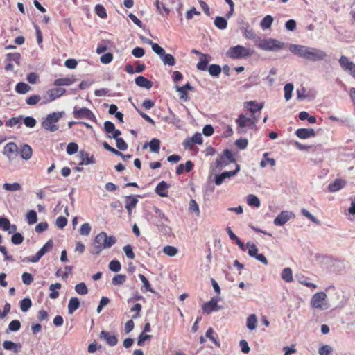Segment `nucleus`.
Here are the masks:
<instances>
[{
    "label": "nucleus",
    "instance_id": "1",
    "mask_svg": "<svg viewBox=\"0 0 355 355\" xmlns=\"http://www.w3.org/2000/svg\"><path fill=\"white\" fill-rule=\"evenodd\" d=\"M290 51L299 57L313 62L322 60L327 56L326 53L322 50L302 45L292 44Z\"/></svg>",
    "mask_w": 355,
    "mask_h": 355
},
{
    "label": "nucleus",
    "instance_id": "2",
    "mask_svg": "<svg viewBox=\"0 0 355 355\" xmlns=\"http://www.w3.org/2000/svg\"><path fill=\"white\" fill-rule=\"evenodd\" d=\"M116 241V239L114 236H108L104 232L99 233L94 239V242L97 245L95 246V251L92 252V254H100L103 249L110 248Z\"/></svg>",
    "mask_w": 355,
    "mask_h": 355
},
{
    "label": "nucleus",
    "instance_id": "3",
    "mask_svg": "<svg viewBox=\"0 0 355 355\" xmlns=\"http://www.w3.org/2000/svg\"><path fill=\"white\" fill-rule=\"evenodd\" d=\"M256 46L261 50L267 51H278L284 48V43L273 39H261L258 38L256 42Z\"/></svg>",
    "mask_w": 355,
    "mask_h": 355
},
{
    "label": "nucleus",
    "instance_id": "4",
    "mask_svg": "<svg viewBox=\"0 0 355 355\" xmlns=\"http://www.w3.org/2000/svg\"><path fill=\"white\" fill-rule=\"evenodd\" d=\"M258 117L255 115L251 114L250 116H247L245 114H241L236 121L237 132L239 133H243L245 132L244 130L245 128L252 129L258 122Z\"/></svg>",
    "mask_w": 355,
    "mask_h": 355
},
{
    "label": "nucleus",
    "instance_id": "5",
    "mask_svg": "<svg viewBox=\"0 0 355 355\" xmlns=\"http://www.w3.org/2000/svg\"><path fill=\"white\" fill-rule=\"evenodd\" d=\"M254 51L241 45L230 47L226 52L227 57L231 59H242L251 56Z\"/></svg>",
    "mask_w": 355,
    "mask_h": 355
},
{
    "label": "nucleus",
    "instance_id": "6",
    "mask_svg": "<svg viewBox=\"0 0 355 355\" xmlns=\"http://www.w3.org/2000/svg\"><path fill=\"white\" fill-rule=\"evenodd\" d=\"M63 112H52L42 121V126L50 132H55L59 127L57 125L58 121L62 117Z\"/></svg>",
    "mask_w": 355,
    "mask_h": 355
},
{
    "label": "nucleus",
    "instance_id": "7",
    "mask_svg": "<svg viewBox=\"0 0 355 355\" xmlns=\"http://www.w3.org/2000/svg\"><path fill=\"white\" fill-rule=\"evenodd\" d=\"M232 162H235V159L232 152L228 149H225L216 159V166L217 168H223Z\"/></svg>",
    "mask_w": 355,
    "mask_h": 355
},
{
    "label": "nucleus",
    "instance_id": "8",
    "mask_svg": "<svg viewBox=\"0 0 355 355\" xmlns=\"http://www.w3.org/2000/svg\"><path fill=\"white\" fill-rule=\"evenodd\" d=\"M73 114L74 118L78 119H86L95 123L97 121L94 113L87 107L77 108L75 107Z\"/></svg>",
    "mask_w": 355,
    "mask_h": 355
},
{
    "label": "nucleus",
    "instance_id": "9",
    "mask_svg": "<svg viewBox=\"0 0 355 355\" xmlns=\"http://www.w3.org/2000/svg\"><path fill=\"white\" fill-rule=\"evenodd\" d=\"M218 299L217 297H212L210 301L203 304V312L209 314L213 311L220 310L222 306L218 304Z\"/></svg>",
    "mask_w": 355,
    "mask_h": 355
},
{
    "label": "nucleus",
    "instance_id": "10",
    "mask_svg": "<svg viewBox=\"0 0 355 355\" xmlns=\"http://www.w3.org/2000/svg\"><path fill=\"white\" fill-rule=\"evenodd\" d=\"M239 170H240V166H239V165L236 164V167L235 170L230 171H225V172L222 173L220 175H216L215 178V184L216 185H220L223 182L225 179L230 178L233 177L238 173V171Z\"/></svg>",
    "mask_w": 355,
    "mask_h": 355
},
{
    "label": "nucleus",
    "instance_id": "11",
    "mask_svg": "<svg viewBox=\"0 0 355 355\" xmlns=\"http://www.w3.org/2000/svg\"><path fill=\"white\" fill-rule=\"evenodd\" d=\"M327 295L324 292H319L314 294L311 300V306L314 309L322 308V305Z\"/></svg>",
    "mask_w": 355,
    "mask_h": 355
},
{
    "label": "nucleus",
    "instance_id": "12",
    "mask_svg": "<svg viewBox=\"0 0 355 355\" xmlns=\"http://www.w3.org/2000/svg\"><path fill=\"white\" fill-rule=\"evenodd\" d=\"M293 216L292 212L282 211L274 220V224L277 226H282L286 223Z\"/></svg>",
    "mask_w": 355,
    "mask_h": 355
},
{
    "label": "nucleus",
    "instance_id": "13",
    "mask_svg": "<svg viewBox=\"0 0 355 355\" xmlns=\"http://www.w3.org/2000/svg\"><path fill=\"white\" fill-rule=\"evenodd\" d=\"M99 337L101 339L105 340L106 343L112 347L115 346L118 343V339L116 336L104 330L101 331Z\"/></svg>",
    "mask_w": 355,
    "mask_h": 355
},
{
    "label": "nucleus",
    "instance_id": "14",
    "mask_svg": "<svg viewBox=\"0 0 355 355\" xmlns=\"http://www.w3.org/2000/svg\"><path fill=\"white\" fill-rule=\"evenodd\" d=\"M295 135L300 139H305L315 136V132L313 128H299L295 131Z\"/></svg>",
    "mask_w": 355,
    "mask_h": 355
},
{
    "label": "nucleus",
    "instance_id": "15",
    "mask_svg": "<svg viewBox=\"0 0 355 355\" xmlns=\"http://www.w3.org/2000/svg\"><path fill=\"white\" fill-rule=\"evenodd\" d=\"M263 107V105L262 103H257L254 101H248L244 103V107L253 115L259 112Z\"/></svg>",
    "mask_w": 355,
    "mask_h": 355
},
{
    "label": "nucleus",
    "instance_id": "16",
    "mask_svg": "<svg viewBox=\"0 0 355 355\" xmlns=\"http://www.w3.org/2000/svg\"><path fill=\"white\" fill-rule=\"evenodd\" d=\"M346 185V181L342 179H336L328 186V190L330 192H336L343 189Z\"/></svg>",
    "mask_w": 355,
    "mask_h": 355
},
{
    "label": "nucleus",
    "instance_id": "17",
    "mask_svg": "<svg viewBox=\"0 0 355 355\" xmlns=\"http://www.w3.org/2000/svg\"><path fill=\"white\" fill-rule=\"evenodd\" d=\"M170 187V185L167 184L165 181L160 182L155 188V192L157 195L161 197H167L168 196V189Z\"/></svg>",
    "mask_w": 355,
    "mask_h": 355
},
{
    "label": "nucleus",
    "instance_id": "18",
    "mask_svg": "<svg viewBox=\"0 0 355 355\" xmlns=\"http://www.w3.org/2000/svg\"><path fill=\"white\" fill-rule=\"evenodd\" d=\"M80 155L81 160L79 165H88L96 163L94 155H90L88 153L84 152L83 150L80 152Z\"/></svg>",
    "mask_w": 355,
    "mask_h": 355
},
{
    "label": "nucleus",
    "instance_id": "19",
    "mask_svg": "<svg viewBox=\"0 0 355 355\" xmlns=\"http://www.w3.org/2000/svg\"><path fill=\"white\" fill-rule=\"evenodd\" d=\"M137 203H138V200L135 197H133L131 196L126 197L125 207L128 211L129 216H130L132 215V209L136 207Z\"/></svg>",
    "mask_w": 355,
    "mask_h": 355
},
{
    "label": "nucleus",
    "instance_id": "20",
    "mask_svg": "<svg viewBox=\"0 0 355 355\" xmlns=\"http://www.w3.org/2000/svg\"><path fill=\"white\" fill-rule=\"evenodd\" d=\"M76 81L73 76L58 78L54 81L55 86H69Z\"/></svg>",
    "mask_w": 355,
    "mask_h": 355
},
{
    "label": "nucleus",
    "instance_id": "21",
    "mask_svg": "<svg viewBox=\"0 0 355 355\" xmlns=\"http://www.w3.org/2000/svg\"><path fill=\"white\" fill-rule=\"evenodd\" d=\"M135 83L137 85L148 89H150L153 86V83L150 80L141 76L135 78Z\"/></svg>",
    "mask_w": 355,
    "mask_h": 355
},
{
    "label": "nucleus",
    "instance_id": "22",
    "mask_svg": "<svg viewBox=\"0 0 355 355\" xmlns=\"http://www.w3.org/2000/svg\"><path fill=\"white\" fill-rule=\"evenodd\" d=\"M18 150V147L17 144L14 142L8 143L3 149V154L10 159V155L17 153Z\"/></svg>",
    "mask_w": 355,
    "mask_h": 355
},
{
    "label": "nucleus",
    "instance_id": "23",
    "mask_svg": "<svg viewBox=\"0 0 355 355\" xmlns=\"http://www.w3.org/2000/svg\"><path fill=\"white\" fill-rule=\"evenodd\" d=\"M33 155V150L28 144H24L20 150V156L24 160H28Z\"/></svg>",
    "mask_w": 355,
    "mask_h": 355
},
{
    "label": "nucleus",
    "instance_id": "24",
    "mask_svg": "<svg viewBox=\"0 0 355 355\" xmlns=\"http://www.w3.org/2000/svg\"><path fill=\"white\" fill-rule=\"evenodd\" d=\"M209 58L210 56L208 54H201L200 61L197 64V68L200 71H206L209 63Z\"/></svg>",
    "mask_w": 355,
    "mask_h": 355
},
{
    "label": "nucleus",
    "instance_id": "25",
    "mask_svg": "<svg viewBox=\"0 0 355 355\" xmlns=\"http://www.w3.org/2000/svg\"><path fill=\"white\" fill-rule=\"evenodd\" d=\"M80 301L78 297H71L68 304V312L69 314L73 313L80 307Z\"/></svg>",
    "mask_w": 355,
    "mask_h": 355
},
{
    "label": "nucleus",
    "instance_id": "26",
    "mask_svg": "<svg viewBox=\"0 0 355 355\" xmlns=\"http://www.w3.org/2000/svg\"><path fill=\"white\" fill-rule=\"evenodd\" d=\"M66 90L61 87H57L54 89H51L49 91V95L50 96L51 101H53L57 98L62 96L65 93Z\"/></svg>",
    "mask_w": 355,
    "mask_h": 355
},
{
    "label": "nucleus",
    "instance_id": "27",
    "mask_svg": "<svg viewBox=\"0 0 355 355\" xmlns=\"http://www.w3.org/2000/svg\"><path fill=\"white\" fill-rule=\"evenodd\" d=\"M3 347L5 349L12 350L15 353L18 352L21 348V345L19 344L15 343L10 340L4 341L3 343Z\"/></svg>",
    "mask_w": 355,
    "mask_h": 355
},
{
    "label": "nucleus",
    "instance_id": "28",
    "mask_svg": "<svg viewBox=\"0 0 355 355\" xmlns=\"http://www.w3.org/2000/svg\"><path fill=\"white\" fill-rule=\"evenodd\" d=\"M247 203L249 206L257 208L261 205L259 199L254 194H249L247 196Z\"/></svg>",
    "mask_w": 355,
    "mask_h": 355
},
{
    "label": "nucleus",
    "instance_id": "29",
    "mask_svg": "<svg viewBox=\"0 0 355 355\" xmlns=\"http://www.w3.org/2000/svg\"><path fill=\"white\" fill-rule=\"evenodd\" d=\"M282 278L286 282H291L293 280V272L290 268H285L282 272Z\"/></svg>",
    "mask_w": 355,
    "mask_h": 355
},
{
    "label": "nucleus",
    "instance_id": "30",
    "mask_svg": "<svg viewBox=\"0 0 355 355\" xmlns=\"http://www.w3.org/2000/svg\"><path fill=\"white\" fill-rule=\"evenodd\" d=\"M339 63L341 67L345 71H348L349 68L354 64L351 62L346 56L342 55L339 60Z\"/></svg>",
    "mask_w": 355,
    "mask_h": 355
},
{
    "label": "nucleus",
    "instance_id": "31",
    "mask_svg": "<svg viewBox=\"0 0 355 355\" xmlns=\"http://www.w3.org/2000/svg\"><path fill=\"white\" fill-rule=\"evenodd\" d=\"M31 89V87L23 82L18 83L15 86V91L19 94H26Z\"/></svg>",
    "mask_w": 355,
    "mask_h": 355
},
{
    "label": "nucleus",
    "instance_id": "32",
    "mask_svg": "<svg viewBox=\"0 0 355 355\" xmlns=\"http://www.w3.org/2000/svg\"><path fill=\"white\" fill-rule=\"evenodd\" d=\"M257 323V317L254 314H251L247 318V327L250 330H253L256 328Z\"/></svg>",
    "mask_w": 355,
    "mask_h": 355
},
{
    "label": "nucleus",
    "instance_id": "33",
    "mask_svg": "<svg viewBox=\"0 0 355 355\" xmlns=\"http://www.w3.org/2000/svg\"><path fill=\"white\" fill-rule=\"evenodd\" d=\"M214 25L219 29L223 30L227 28V22L225 18L216 17L214 19Z\"/></svg>",
    "mask_w": 355,
    "mask_h": 355
},
{
    "label": "nucleus",
    "instance_id": "34",
    "mask_svg": "<svg viewBox=\"0 0 355 355\" xmlns=\"http://www.w3.org/2000/svg\"><path fill=\"white\" fill-rule=\"evenodd\" d=\"M32 302L30 298H24L20 301V309L21 311L26 312L31 307Z\"/></svg>",
    "mask_w": 355,
    "mask_h": 355
},
{
    "label": "nucleus",
    "instance_id": "35",
    "mask_svg": "<svg viewBox=\"0 0 355 355\" xmlns=\"http://www.w3.org/2000/svg\"><path fill=\"white\" fill-rule=\"evenodd\" d=\"M20 328H21V322H19V320H14L10 322V324L8 325V329H6V332L8 333L9 331H17L20 329Z\"/></svg>",
    "mask_w": 355,
    "mask_h": 355
},
{
    "label": "nucleus",
    "instance_id": "36",
    "mask_svg": "<svg viewBox=\"0 0 355 355\" xmlns=\"http://www.w3.org/2000/svg\"><path fill=\"white\" fill-rule=\"evenodd\" d=\"M272 21V17L270 15H267L261 20L260 25L263 29H267L271 26Z\"/></svg>",
    "mask_w": 355,
    "mask_h": 355
},
{
    "label": "nucleus",
    "instance_id": "37",
    "mask_svg": "<svg viewBox=\"0 0 355 355\" xmlns=\"http://www.w3.org/2000/svg\"><path fill=\"white\" fill-rule=\"evenodd\" d=\"M3 188L6 190V191H19L21 189V187L20 185V184L17 183V182H15V183H5L3 185Z\"/></svg>",
    "mask_w": 355,
    "mask_h": 355
},
{
    "label": "nucleus",
    "instance_id": "38",
    "mask_svg": "<svg viewBox=\"0 0 355 355\" xmlns=\"http://www.w3.org/2000/svg\"><path fill=\"white\" fill-rule=\"evenodd\" d=\"M148 144L152 152L157 153L159 151L160 141L159 139L154 138L150 141Z\"/></svg>",
    "mask_w": 355,
    "mask_h": 355
},
{
    "label": "nucleus",
    "instance_id": "39",
    "mask_svg": "<svg viewBox=\"0 0 355 355\" xmlns=\"http://www.w3.org/2000/svg\"><path fill=\"white\" fill-rule=\"evenodd\" d=\"M178 249L175 247L171 245H166L163 248V252L169 257L175 256L178 254Z\"/></svg>",
    "mask_w": 355,
    "mask_h": 355
},
{
    "label": "nucleus",
    "instance_id": "40",
    "mask_svg": "<svg viewBox=\"0 0 355 355\" xmlns=\"http://www.w3.org/2000/svg\"><path fill=\"white\" fill-rule=\"evenodd\" d=\"M75 291L79 295H86L88 293V288L84 282L76 284L75 286Z\"/></svg>",
    "mask_w": 355,
    "mask_h": 355
},
{
    "label": "nucleus",
    "instance_id": "41",
    "mask_svg": "<svg viewBox=\"0 0 355 355\" xmlns=\"http://www.w3.org/2000/svg\"><path fill=\"white\" fill-rule=\"evenodd\" d=\"M162 60L164 64H168L169 66H173L175 64V60L174 57L169 53H164L162 57Z\"/></svg>",
    "mask_w": 355,
    "mask_h": 355
},
{
    "label": "nucleus",
    "instance_id": "42",
    "mask_svg": "<svg viewBox=\"0 0 355 355\" xmlns=\"http://www.w3.org/2000/svg\"><path fill=\"white\" fill-rule=\"evenodd\" d=\"M94 10L96 14L101 18L105 19L107 17V15L106 12V10L103 6L98 4L95 6Z\"/></svg>",
    "mask_w": 355,
    "mask_h": 355
},
{
    "label": "nucleus",
    "instance_id": "43",
    "mask_svg": "<svg viewBox=\"0 0 355 355\" xmlns=\"http://www.w3.org/2000/svg\"><path fill=\"white\" fill-rule=\"evenodd\" d=\"M126 280V276L123 274H119L115 275L112 280V283L114 285H122Z\"/></svg>",
    "mask_w": 355,
    "mask_h": 355
},
{
    "label": "nucleus",
    "instance_id": "44",
    "mask_svg": "<svg viewBox=\"0 0 355 355\" xmlns=\"http://www.w3.org/2000/svg\"><path fill=\"white\" fill-rule=\"evenodd\" d=\"M284 98L286 101H289L292 96V92L293 90V85L291 83H287L284 88Z\"/></svg>",
    "mask_w": 355,
    "mask_h": 355
},
{
    "label": "nucleus",
    "instance_id": "45",
    "mask_svg": "<svg viewBox=\"0 0 355 355\" xmlns=\"http://www.w3.org/2000/svg\"><path fill=\"white\" fill-rule=\"evenodd\" d=\"M209 73L212 76H218L221 72V68L218 64H211L208 68Z\"/></svg>",
    "mask_w": 355,
    "mask_h": 355
},
{
    "label": "nucleus",
    "instance_id": "46",
    "mask_svg": "<svg viewBox=\"0 0 355 355\" xmlns=\"http://www.w3.org/2000/svg\"><path fill=\"white\" fill-rule=\"evenodd\" d=\"M26 219L30 225L35 224L37 220V214L34 210L29 211L26 214Z\"/></svg>",
    "mask_w": 355,
    "mask_h": 355
},
{
    "label": "nucleus",
    "instance_id": "47",
    "mask_svg": "<svg viewBox=\"0 0 355 355\" xmlns=\"http://www.w3.org/2000/svg\"><path fill=\"white\" fill-rule=\"evenodd\" d=\"M149 44L152 45V49L155 53L159 55L161 58L164 55L165 51L158 44L153 43L152 41H150Z\"/></svg>",
    "mask_w": 355,
    "mask_h": 355
},
{
    "label": "nucleus",
    "instance_id": "48",
    "mask_svg": "<svg viewBox=\"0 0 355 355\" xmlns=\"http://www.w3.org/2000/svg\"><path fill=\"white\" fill-rule=\"evenodd\" d=\"M139 278L143 283L144 287L145 288V291H149L151 293L154 292L153 289L151 288V286H150L148 280L144 275L139 274Z\"/></svg>",
    "mask_w": 355,
    "mask_h": 355
},
{
    "label": "nucleus",
    "instance_id": "49",
    "mask_svg": "<svg viewBox=\"0 0 355 355\" xmlns=\"http://www.w3.org/2000/svg\"><path fill=\"white\" fill-rule=\"evenodd\" d=\"M268 155V153H265L263 154L264 159H263L261 163L260 166L262 168H264L266 166L267 164H270L271 166H274L275 165V160L273 158H268L267 156Z\"/></svg>",
    "mask_w": 355,
    "mask_h": 355
},
{
    "label": "nucleus",
    "instance_id": "50",
    "mask_svg": "<svg viewBox=\"0 0 355 355\" xmlns=\"http://www.w3.org/2000/svg\"><path fill=\"white\" fill-rule=\"evenodd\" d=\"M21 55L19 53H9L6 54V61L10 62L14 61L16 63H19Z\"/></svg>",
    "mask_w": 355,
    "mask_h": 355
},
{
    "label": "nucleus",
    "instance_id": "51",
    "mask_svg": "<svg viewBox=\"0 0 355 355\" xmlns=\"http://www.w3.org/2000/svg\"><path fill=\"white\" fill-rule=\"evenodd\" d=\"M176 91L180 93V98L181 101L184 102H187L189 101V97L187 93V91L184 89L182 87H177Z\"/></svg>",
    "mask_w": 355,
    "mask_h": 355
},
{
    "label": "nucleus",
    "instance_id": "52",
    "mask_svg": "<svg viewBox=\"0 0 355 355\" xmlns=\"http://www.w3.org/2000/svg\"><path fill=\"white\" fill-rule=\"evenodd\" d=\"M213 334H214V330L211 327L209 328L207 331H206V337H207L208 338H209L217 347H220V343L218 340H217L214 336H213Z\"/></svg>",
    "mask_w": 355,
    "mask_h": 355
},
{
    "label": "nucleus",
    "instance_id": "53",
    "mask_svg": "<svg viewBox=\"0 0 355 355\" xmlns=\"http://www.w3.org/2000/svg\"><path fill=\"white\" fill-rule=\"evenodd\" d=\"M78 146L76 143L71 142L67 146V153L69 155H73L78 152Z\"/></svg>",
    "mask_w": 355,
    "mask_h": 355
},
{
    "label": "nucleus",
    "instance_id": "54",
    "mask_svg": "<svg viewBox=\"0 0 355 355\" xmlns=\"http://www.w3.org/2000/svg\"><path fill=\"white\" fill-rule=\"evenodd\" d=\"M0 229L3 231H7L10 229V220L6 218H0Z\"/></svg>",
    "mask_w": 355,
    "mask_h": 355
},
{
    "label": "nucleus",
    "instance_id": "55",
    "mask_svg": "<svg viewBox=\"0 0 355 355\" xmlns=\"http://www.w3.org/2000/svg\"><path fill=\"white\" fill-rule=\"evenodd\" d=\"M121 263L117 260H112L109 263V268L113 272H119L121 270Z\"/></svg>",
    "mask_w": 355,
    "mask_h": 355
},
{
    "label": "nucleus",
    "instance_id": "56",
    "mask_svg": "<svg viewBox=\"0 0 355 355\" xmlns=\"http://www.w3.org/2000/svg\"><path fill=\"white\" fill-rule=\"evenodd\" d=\"M91 226L89 223H84L80 228V234L83 236H88L91 232Z\"/></svg>",
    "mask_w": 355,
    "mask_h": 355
},
{
    "label": "nucleus",
    "instance_id": "57",
    "mask_svg": "<svg viewBox=\"0 0 355 355\" xmlns=\"http://www.w3.org/2000/svg\"><path fill=\"white\" fill-rule=\"evenodd\" d=\"M115 129L114 124L111 121H105L104 123V130L107 134V136L111 135Z\"/></svg>",
    "mask_w": 355,
    "mask_h": 355
},
{
    "label": "nucleus",
    "instance_id": "58",
    "mask_svg": "<svg viewBox=\"0 0 355 355\" xmlns=\"http://www.w3.org/2000/svg\"><path fill=\"white\" fill-rule=\"evenodd\" d=\"M22 282L26 285H30L33 282V277L28 272H24L21 275Z\"/></svg>",
    "mask_w": 355,
    "mask_h": 355
},
{
    "label": "nucleus",
    "instance_id": "59",
    "mask_svg": "<svg viewBox=\"0 0 355 355\" xmlns=\"http://www.w3.org/2000/svg\"><path fill=\"white\" fill-rule=\"evenodd\" d=\"M40 99L41 98L39 95H32L26 99V102L28 105H35L40 101Z\"/></svg>",
    "mask_w": 355,
    "mask_h": 355
},
{
    "label": "nucleus",
    "instance_id": "60",
    "mask_svg": "<svg viewBox=\"0 0 355 355\" xmlns=\"http://www.w3.org/2000/svg\"><path fill=\"white\" fill-rule=\"evenodd\" d=\"M151 335L141 333L138 337L137 345L139 346H143L144 345V342L146 340H149L151 338Z\"/></svg>",
    "mask_w": 355,
    "mask_h": 355
},
{
    "label": "nucleus",
    "instance_id": "61",
    "mask_svg": "<svg viewBox=\"0 0 355 355\" xmlns=\"http://www.w3.org/2000/svg\"><path fill=\"white\" fill-rule=\"evenodd\" d=\"M23 241L24 237L20 233H15L11 238V241L15 245H19Z\"/></svg>",
    "mask_w": 355,
    "mask_h": 355
},
{
    "label": "nucleus",
    "instance_id": "62",
    "mask_svg": "<svg viewBox=\"0 0 355 355\" xmlns=\"http://www.w3.org/2000/svg\"><path fill=\"white\" fill-rule=\"evenodd\" d=\"M189 211H193L196 214L197 216L200 214V209L196 201L193 199H191L189 202Z\"/></svg>",
    "mask_w": 355,
    "mask_h": 355
},
{
    "label": "nucleus",
    "instance_id": "63",
    "mask_svg": "<svg viewBox=\"0 0 355 355\" xmlns=\"http://www.w3.org/2000/svg\"><path fill=\"white\" fill-rule=\"evenodd\" d=\"M123 249V251H124L126 257L128 259H135V253L133 252L132 248L131 245H127L124 246Z\"/></svg>",
    "mask_w": 355,
    "mask_h": 355
},
{
    "label": "nucleus",
    "instance_id": "64",
    "mask_svg": "<svg viewBox=\"0 0 355 355\" xmlns=\"http://www.w3.org/2000/svg\"><path fill=\"white\" fill-rule=\"evenodd\" d=\"M331 351V347L326 345H322L319 348L318 353L320 355H329Z\"/></svg>",
    "mask_w": 355,
    "mask_h": 355
}]
</instances>
